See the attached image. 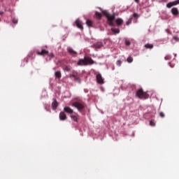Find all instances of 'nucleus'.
I'll return each instance as SVG.
<instances>
[{
	"label": "nucleus",
	"instance_id": "nucleus-37",
	"mask_svg": "<svg viewBox=\"0 0 179 179\" xmlns=\"http://www.w3.org/2000/svg\"><path fill=\"white\" fill-rule=\"evenodd\" d=\"M165 59H167V57H165Z\"/></svg>",
	"mask_w": 179,
	"mask_h": 179
},
{
	"label": "nucleus",
	"instance_id": "nucleus-32",
	"mask_svg": "<svg viewBox=\"0 0 179 179\" xmlns=\"http://www.w3.org/2000/svg\"><path fill=\"white\" fill-rule=\"evenodd\" d=\"M133 17L138 18V17H139V15H138V13H134V14H133Z\"/></svg>",
	"mask_w": 179,
	"mask_h": 179
},
{
	"label": "nucleus",
	"instance_id": "nucleus-19",
	"mask_svg": "<svg viewBox=\"0 0 179 179\" xmlns=\"http://www.w3.org/2000/svg\"><path fill=\"white\" fill-rule=\"evenodd\" d=\"M86 24H87V26H88V27H92L93 22H92V20H87L86 21Z\"/></svg>",
	"mask_w": 179,
	"mask_h": 179
},
{
	"label": "nucleus",
	"instance_id": "nucleus-21",
	"mask_svg": "<svg viewBox=\"0 0 179 179\" xmlns=\"http://www.w3.org/2000/svg\"><path fill=\"white\" fill-rule=\"evenodd\" d=\"M111 31H113V33H115V34H118L120 33V29L112 28Z\"/></svg>",
	"mask_w": 179,
	"mask_h": 179
},
{
	"label": "nucleus",
	"instance_id": "nucleus-9",
	"mask_svg": "<svg viewBox=\"0 0 179 179\" xmlns=\"http://www.w3.org/2000/svg\"><path fill=\"white\" fill-rule=\"evenodd\" d=\"M58 107V101L56 99H53V102L52 103V110H57Z\"/></svg>",
	"mask_w": 179,
	"mask_h": 179
},
{
	"label": "nucleus",
	"instance_id": "nucleus-24",
	"mask_svg": "<svg viewBox=\"0 0 179 179\" xmlns=\"http://www.w3.org/2000/svg\"><path fill=\"white\" fill-rule=\"evenodd\" d=\"M132 23V17H131L127 22H126V24L127 26H129V24H131Z\"/></svg>",
	"mask_w": 179,
	"mask_h": 179
},
{
	"label": "nucleus",
	"instance_id": "nucleus-23",
	"mask_svg": "<svg viewBox=\"0 0 179 179\" xmlns=\"http://www.w3.org/2000/svg\"><path fill=\"white\" fill-rule=\"evenodd\" d=\"M95 16H96V19H99L100 20V19H101L102 15H101V13L96 11L95 12Z\"/></svg>",
	"mask_w": 179,
	"mask_h": 179
},
{
	"label": "nucleus",
	"instance_id": "nucleus-1",
	"mask_svg": "<svg viewBox=\"0 0 179 179\" xmlns=\"http://www.w3.org/2000/svg\"><path fill=\"white\" fill-rule=\"evenodd\" d=\"M96 62L92 59V57H85L83 59H80L77 62L78 66H87V65H93Z\"/></svg>",
	"mask_w": 179,
	"mask_h": 179
},
{
	"label": "nucleus",
	"instance_id": "nucleus-38",
	"mask_svg": "<svg viewBox=\"0 0 179 179\" xmlns=\"http://www.w3.org/2000/svg\"><path fill=\"white\" fill-rule=\"evenodd\" d=\"M0 22H1V18H0Z\"/></svg>",
	"mask_w": 179,
	"mask_h": 179
},
{
	"label": "nucleus",
	"instance_id": "nucleus-6",
	"mask_svg": "<svg viewBox=\"0 0 179 179\" xmlns=\"http://www.w3.org/2000/svg\"><path fill=\"white\" fill-rule=\"evenodd\" d=\"M176 5H179V0H176L172 2H169L166 4V8H172V6H176Z\"/></svg>",
	"mask_w": 179,
	"mask_h": 179
},
{
	"label": "nucleus",
	"instance_id": "nucleus-25",
	"mask_svg": "<svg viewBox=\"0 0 179 179\" xmlns=\"http://www.w3.org/2000/svg\"><path fill=\"white\" fill-rule=\"evenodd\" d=\"M127 61L129 62V64H131L134 61V58H132V57H129Z\"/></svg>",
	"mask_w": 179,
	"mask_h": 179
},
{
	"label": "nucleus",
	"instance_id": "nucleus-35",
	"mask_svg": "<svg viewBox=\"0 0 179 179\" xmlns=\"http://www.w3.org/2000/svg\"><path fill=\"white\" fill-rule=\"evenodd\" d=\"M136 3H139V0H134Z\"/></svg>",
	"mask_w": 179,
	"mask_h": 179
},
{
	"label": "nucleus",
	"instance_id": "nucleus-33",
	"mask_svg": "<svg viewBox=\"0 0 179 179\" xmlns=\"http://www.w3.org/2000/svg\"><path fill=\"white\" fill-rule=\"evenodd\" d=\"M173 40H176V41H178V36H173Z\"/></svg>",
	"mask_w": 179,
	"mask_h": 179
},
{
	"label": "nucleus",
	"instance_id": "nucleus-29",
	"mask_svg": "<svg viewBox=\"0 0 179 179\" xmlns=\"http://www.w3.org/2000/svg\"><path fill=\"white\" fill-rule=\"evenodd\" d=\"M48 57H50V58H54V53H48Z\"/></svg>",
	"mask_w": 179,
	"mask_h": 179
},
{
	"label": "nucleus",
	"instance_id": "nucleus-4",
	"mask_svg": "<svg viewBox=\"0 0 179 179\" xmlns=\"http://www.w3.org/2000/svg\"><path fill=\"white\" fill-rule=\"evenodd\" d=\"M72 106H73V107H75L76 108H77V110L80 113H82V111H83V110L86 107V105H85V103H83L82 102H79V101H76V102L73 103Z\"/></svg>",
	"mask_w": 179,
	"mask_h": 179
},
{
	"label": "nucleus",
	"instance_id": "nucleus-17",
	"mask_svg": "<svg viewBox=\"0 0 179 179\" xmlns=\"http://www.w3.org/2000/svg\"><path fill=\"white\" fill-rule=\"evenodd\" d=\"M55 76L59 79L60 78H62V74L61 73V71H57L55 73Z\"/></svg>",
	"mask_w": 179,
	"mask_h": 179
},
{
	"label": "nucleus",
	"instance_id": "nucleus-3",
	"mask_svg": "<svg viewBox=\"0 0 179 179\" xmlns=\"http://www.w3.org/2000/svg\"><path fill=\"white\" fill-rule=\"evenodd\" d=\"M136 96L138 99H149V94L146 92H144L142 88L138 89L136 92Z\"/></svg>",
	"mask_w": 179,
	"mask_h": 179
},
{
	"label": "nucleus",
	"instance_id": "nucleus-18",
	"mask_svg": "<svg viewBox=\"0 0 179 179\" xmlns=\"http://www.w3.org/2000/svg\"><path fill=\"white\" fill-rule=\"evenodd\" d=\"M71 69H72V67L69 65L65 66L63 68V71H66V72H69V71H71Z\"/></svg>",
	"mask_w": 179,
	"mask_h": 179
},
{
	"label": "nucleus",
	"instance_id": "nucleus-5",
	"mask_svg": "<svg viewBox=\"0 0 179 179\" xmlns=\"http://www.w3.org/2000/svg\"><path fill=\"white\" fill-rule=\"evenodd\" d=\"M96 78L97 83H99V85H103V83H104V79H103V76H101V74L98 73Z\"/></svg>",
	"mask_w": 179,
	"mask_h": 179
},
{
	"label": "nucleus",
	"instance_id": "nucleus-14",
	"mask_svg": "<svg viewBox=\"0 0 179 179\" xmlns=\"http://www.w3.org/2000/svg\"><path fill=\"white\" fill-rule=\"evenodd\" d=\"M115 23L117 26H122L124 20L122 18H117L115 20Z\"/></svg>",
	"mask_w": 179,
	"mask_h": 179
},
{
	"label": "nucleus",
	"instance_id": "nucleus-12",
	"mask_svg": "<svg viewBox=\"0 0 179 179\" xmlns=\"http://www.w3.org/2000/svg\"><path fill=\"white\" fill-rule=\"evenodd\" d=\"M59 120H61V121H65V120H66V114H65V112H61L59 113Z\"/></svg>",
	"mask_w": 179,
	"mask_h": 179
},
{
	"label": "nucleus",
	"instance_id": "nucleus-15",
	"mask_svg": "<svg viewBox=\"0 0 179 179\" xmlns=\"http://www.w3.org/2000/svg\"><path fill=\"white\" fill-rule=\"evenodd\" d=\"M69 78L71 79H72V78H73L74 80H76L77 82H79V80H80V78H79V77H78V76H76L75 74H70Z\"/></svg>",
	"mask_w": 179,
	"mask_h": 179
},
{
	"label": "nucleus",
	"instance_id": "nucleus-34",
	"mask_svg": "<svg viewBox=\"0 0 179 179\" xmlns=\"http://www.w3.org/2000/svg\"><path fill=\"white\" fill-rule=\"evenodd\" d=\"M3 15V11H0V16H2Z\"/></svg>",
	"mask_w": 179,
	"mask_h": 179
},
{
	"label": "nucleus",
	"instance_id": "nucleus-11",
	"mask_svg": "<svg viewBox=\"0 0 179 179\" xmlns=\"http://www.w3.org/2000/svg\"><path fill=\"white\" fill-rule=\"evenodd\" d=\"M67 51L71 54V55H76L78 54V52L75 51L72 48L69 47L67 48Z\"/></svg>",
	"mask_w": 179,
	"mask_h": 179
},
{
	"label": "nucleus",
	"instance_id": "nucleus-28",
	"mask_svg": "<svg viewBox=\"0 0 179 179\" xmlns=\"http://www.w3.org/2000/svg\"><path fill=\"white\" fill-rule=\"evenodd\" d=\"M125 44H126V45L129 46V45H131V41H129L128 40H126L125 41Z\"/></svg>",
	"mask_w": 179,
	"mask_h": 179
},
{
	"label": "nucleus",
	"instance_id": "nucleus-16",
	"mask_svg": "<svg viewBox=\"0 0 179 179\" xmlns=\"http://www.w3.org/2000/svg\"><path fill=\"white\" fill-rule=\"evenodd\" d=\"M38 55H47L48 54V51L43 49L41 52H37Z\"/></svg>",
	"mask_w": 179,
	"mask_h": 179
},
{
	"label": "nucleus",
	"instance_id": "nucleus-13",
	"mask_svg": "<svg viewBox=\"0 0 179 179\" xmlns=\"http://www.w3.org/2000/svg\"><path fill=\"white\" fill-rule=\"evenodd\" d=\"M171 13H172V15H173V16H178V15L179 13L178 8H173L171 9Z\"/></svg>",
	"mask_w": 179,
	"mask_h": 179
},
{
	"label": "nucleus",
	"instance_id": "nucleus-7",
	"mask_svg": "<svg viewBox=\"0 0 179 179\" xmlns=\"http://www.w3.org/2000/svg\"><path fill=\"white\" fill-rule=\"evenodd\" d=\"M76 24L77 26V27L78 29H80V30H83V23H82V22L80 21V20L77 19L76 20Z\"/></svg>",
	"mask_w": 179,
	"mask_h": 179
},
{
	"label": "nucleus",
	"instance_id": "nucleus-20",
	"mask_svg": "<svg viewBox=\"0 0 179 179\" xmlns=\"http://www.w3.org/2000/svg\"><path fill=\"white\" fill-rule=\"evenodd\" d=\"M144 47L147 49L152 50V48H153V44L147 43L144 45Z\"/></svg>",
	"mask_w": 179,
	"mask_h": 179
},
{
	"label": "nucleus",
	"instance_id": "nucleus-36",
	"mask_svg": "<svg viewBox=\"0 0 179 179\" xmlns=\"http://www.w3.org/2000/svg\"><path fill=\"white\" fill-rule=\"evenodd\" d=\"M45 110H46L47 111H49L50 113H51V110H48L47 108H45Z\"/></svg>",
	"mask_w": 179,
	"mask_h": 179
},
{
	"label": "nucleus",
	"instance_id": "nucleus-10",
	"mask_svg": "<svg viewBox=\"0 0 179 179\" xmlns=\"http://www.w3.org/2000/svg\"><path fill=\"white\" fill-rule=\"evenodd\" d=\"M92 48H101L103 47V43L101 42H97L93 44L92 46Z\"/></svg>",
	"mask_w": 179,
	"mask_h": 179
},
{
	"label": "nucleus",
	"instance_id": "nucleus-22",
	"mask_svg": "<svg viewBox=\"0 0 179 179\" xmlns=\"http://www.w3.org/2000/svg\"><path fill=\"white\" fill-rule=\"evenodd\" d=\"M71 118L73 120L76 122H78V114L77 115H71Z\"/></svg>",
	"mask_w": 179,
	"mask_h": 179
},
{
	"label": "nucleus",
	"instance_id": "nucleus-27",
	"mask_svg": "<svg viewBox=\"0 0 179 179\" xmlns=\"http://www.w3.org/2000/svg\"><path fill=\"white\" fill-rule=\"evenodd\" d=\"M121 64H122V62H121V60H117L116 62V65H117V66H121Z\"/></svg>",
	"mask_w": 179,
	"mask_h": 179
},
{
	"label": "nucleus",
	"instance_id": "nucleus-8",
	"mask_svg": "<svg viewBox=\"0 0 179 179\" xmlns=\"http://www.w3.org/2000/svg\"><path fill=\"white\" fill-rule=\"evenodd\" d=\"M64 110L65 113H67V114H73V109L71 108L69 106H65Z\"/></svg>",
	"mask_w": 179,
	"mask_h": 179
},
{
	"label": "nucleus",
	"instance_id": "nucleus-30",
	"mask_svg": "<svg viewBox=\"0 0 179 179\" xmlns=\"http://www.w3.org/2000/svg\"><path fill=\"white\" fill-rule=\"evenodd\" d=\"M150 125L151 127H155L156 124L155 123V122L150 121Z\"/></svg>",
	"mask_w": 179,
	"mask_h": 179
},
{
	"label": "nucleus",
	"instance_id": "nucleus-26",
	"mask_svg": "<svg viewBox=\"0 0 179 179\" xmlns=\"http://www.w3.org/2000/svg\"><path fill=\"white\" fill-rule=\"evenodd\" d=\"M159 117H161V118H164V117H166V115L163 112H159Z\"/></svg>",
	"mask_w": 179,
	"mask_h": 179
},
{
	"label": "nucleus",
	"instance_id": "nucleus-31",
	"mask_svg": "<svg viewBox=\"0 0 179 179\" xmlns=\"http://www.w3.org/2000/svg\"><path fill=\"white\" fill-rule=\"evenodd\" d=\"M12 22H13V23H14V24H17V19H15V18L13 19Z\"/></svg>",
	"mask_w": 179,
	"mask_h": 179
},
{
	"label": "nucleus",
	"instance_id": "nucleus-2",
	"mask_svg": "<svg viewBox=\"0 0 179 179\" xmlns=\"http://www.w3.org/2000/svg\"><path fill=\"white\" fill-rule=\"evenodd\" d=\"M103 16L107 17L109 26H115L114 20H115V14L110 15L107 10H102Z\"/></svg>",
	"mask_w": 179,
	"mask_h": 179
}]
</instances>
